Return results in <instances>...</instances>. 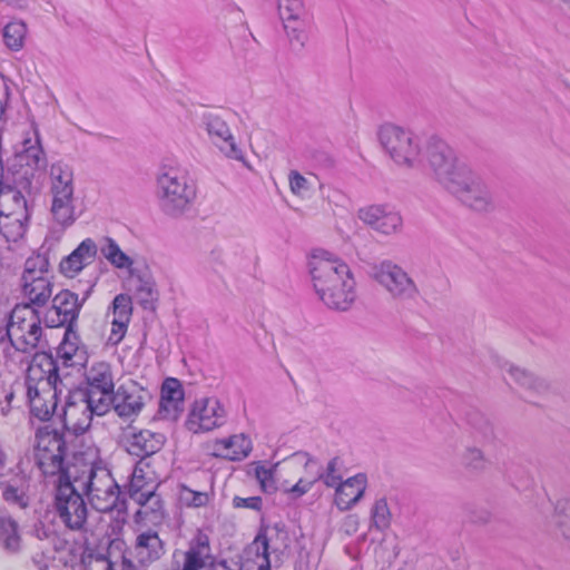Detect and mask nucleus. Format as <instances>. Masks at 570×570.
<instances>
[{
  "instance_id": "nucleus-39",
  "label": "nucleus",
  "mask_w": 570,
  "mask_h": 570,
  "mask_svg": "<svg viewBox=\"0 0 570 570\" xmlns=\"http://www.w3.org/2000/svg\"><path fill=\"white\" fill-rule=\"evenodd\" d=\"M100 253L117 268H129L134 264V261L124 253L116 240L110 237L105 239L104 245L100 247Z\"/></svg>"
},
{
  "instance_id": "nucleus-49",
  "label": "nucleus",
  "mask_w": 570,
  "mask_h": 570,
  "mask_svg": "<svg viewBox=\"0 0 570 570\" xmlns=\"http://www.w3.org/2000/svg\"><path fill=\"white\" fill-rule=\"evenodd\" d=\"M82 570H114L112 562L105 556L88 554L82 558Z\"/></svg>"
},
{
  "instance_id": "nucleus-34",
  "label": "nucleus",
  "mask_w": 570,
  "mask_h": 570,
  "mask_svg": "<svg viewBox=\"0 0 570 570\" xmlns=\"http://www.w3.org/2000/svg\"><path fill=\"white\" fill-rule=\"evenodd\" d=\"M22 212L28 214L29 208L27 200L21 191L17 189H7L0 191V216L14 215V213Z\"/></svg>"
},
{
  "instance_id": "nucleus-29",
  "label": "nucleus",
  "mask_w": 570,
  "mask_h": 570,
  "mask_svg": "<svg viewBox=\"0 0 570 570\" xmlns=\"http://www.w3.org/2000/svg\"><path fill=\"white\" fill-rule=\"evenodd\" d=\"M21 289L23 297L28 299L26 304L35 308L45 306L52 296V283L49 277L23 279Z\"/></svg>"
},
{
  "instance_id": "nucleus-4",
  "label": "nucleus",
  "mask_w": 570,
  "mask_h": 570,
  "mask_svg": "<svg viewBox=\"0 0 570 570\" xmlns=\"http://www.w3.org/2000/svg\"><path fill=\"white\" fill-rule=\"evenodd\" d=\"M35 461L48 483L75 478L79 466L68 456L66 434L49 425L35 434Z\"/></svg>"
},
{
  "instance_id": "nucleus-25",
  "label": "nucleus",
  "mask_w": 570,
  "mask_h": 570,
  "mask_svg": "<svg viewBox=\"0 0 570 570\" xmlns=\"http://www.w3.org/2000/svg\"><path fill=\"white\" fill-rule=\"evenodd\" d=\"M288 543V534L284 527L276 523L267 528L264 532L261 531L254 541L257 549V556H262L267 566L269 564L268 554L271 552H282Z\"/></svg>"
},
{
  "instance_id": "nucleus-31",
  "label": "nucleus",
  "mask_w": 570,
  "mask_h": 570,
  "mask_svg": "<svg viewBox=\"0 0 570 570\" xmlns=\"http://www.w3.org/2000/svg\"><path fill=\"white\" fill-rule=\"evenodd\" d=\"M87 389L100 391L104 394L115 392V382L111 366L107 362L94 363L86 373Z\"/></svg>"
},
{
  "instance_id": "nucleus-3",
  "label": "nucleus",
  "mask_w": 570,
  "mask_h": 570,
  "mask_svg": "<svg viewBox=\"0 0 570 570\" xmlns=\"http://www.w3.org/2000/svg\"><path fill=\"white\" fill-rule=\"evenodd\" d=\"M26 396L33 416L48 421L55 414L59 399L69 391L63 384L51 354L36 353L26 371Z\"/></svg>"
},
{
  "instance_id": "nucleus-28",
  "label": "nucleus",
  "mask_w": 570,
  "mask_h": 570,
  "mask_svg": "<svg viewBox=\"0 0 570 570\" xmlns=\"http://www.w3.org/2000/svg\"><path fill=\"white\" fill-rule=\"evenodd\" d=\"M250 442L243 434L217 440L213 445V454L230 461H239L248 455Z\"/></svg>"
},
{
  "instance_id": "nucleus-59",
  "label": "nucleus",
  "mask_w": 570,
  "mask_h": 570,
  "mask_svg": "<svg viewBox=\"0 0 570 570\" xmlns=\"http://www.w3.org/2000/svg\"><path fill=\"white\" fill-rule=\"evenodd\" d=\"M33 531L36 537L40 540L48 539L51 534V530L47 529L41 522L35 524Z\"/></svg>"
},
{
  "instance_id": "nucleus-46",
  "label": "nucleus",
  "mask_w": 570,
  "mask_h": 570,
  "mask_svg": "<svg viewBox=\"0 0 570 570\" xmlns=\"http://www.w3.org/2000/svg\"><path fill=\"white\" fill-rule=\"evenodd\" d=\"M131 314V297L127 294H118L112 301V321L130 322Z\"/></svg>"
},
{
  "instance_id": "nucleus-24",
  "label": "nucleus",
  "mask_w": 570,
  "mask_h": 570,
  "mask_svg": "<svg viewBox=\"0 0 570 570\" xmlns=\"http://www.w3.org/2000/svg\"><path fill=\"white\" fill-rule=\"evenodd\" d=\"M504 380L509 384H515L520 389L529 392L530 394H543L548 391L547 382L533 373L521 368L517 365L505 363L502 366Z\"/></svg>"
},
{
  "instance_id": "nucleus-13",
  "label": "nucleus",
  "mask_w": 570,
  "mask_h": 570,
  "mask_svg": "<svg viewBox=\"0 0 570 570\" xmlns=\"http://www.w3.org/2000/svg\"><path fill=\"white\" fill-rule=\"evenodd\" d=\"M151 397L148 389L130 380L120 384L112 393L114 411L120 419L134 420Z\"/></svg>"
},
{
  "instance_id": "nucleus-19",
  "label": "nucleus",
  "mask_w": 570,
  "mask_h": 570,
  "mask_svg": "<svg viewBox=\"0 0 570 570\" xmlns=\"http://www.w3.org/2000/svg\"><path fill=\"white\" fill-rule=\"evenodd\" d=\"M97 254L96 242L92 238H86L60 262V272L67 277H75L94 263Z\"/></svg>"
},
{
  "instance_id": "nucleus-16",
  "label": "nucleus",
  "mask_w": 570,
  "mask_h": 570,
  "mask_svg": "<svg viewBox=\"0 0 570 570\" xmlns=\"http://www.w3.org/2000/svg\"><path fill=\"white\" fill-rule=\"evenodd\" d=\"M82 396V390L67 391L61 414L65 431L75 436L85 434L90 429L94 417Z\"/></svg>"
},
{
  "instance_id": "nucleus-43",
  "label": "nucleus",
  "mask_w": 570,
  "mask_h": 570,
  "mask_svg": "<svg viewBox=\"0 0 570 570\" xmlns=\"http://www.w3.org/2000/svg\"><path fill=\"white\" fill-rule=\"evenodd\" d=\"M554 523L562 539L570 546V500L557 504Z\"/></svg>"
},
{
  "instance_id": "nucleus-22",
  "label": "nucleus",
  "mask_w": 570,
  "mask_h": 570,
  "mask_svg": "<svg viewBox=\"0 0 570 570\" xmlns=\"http://www.w3.org/2000/svg\"><path fill=\"white\" fill-rule=\"evenodd\" d=\"M184 391L177 379H166L161 386L158 414L161 419L175 420L183 411Z\"/></svg>"
},
{
  "instance_id": "nucleus-44",
  "label": "nucleus",
  "mask_w": 570,
  "mask_h": 570,
  "mask_svg": "<svg viewBox=\"0 0 570 570\" xmlns=\"http://www.w3.org/2000/svg\"><path fill=\"white\" fill-rule=\"evenodd\" d=\"M135 293L139 304L145 308H151L154 302L157 299V292L154 283L138 276L135 279Z\"/></svg>"
},
{
  "instance_id": "nucleus-56",
  "label": "nucleus",
  "mask_w": 570,
  "mask_h": 570,
  "mask_svg": "<svg viewBox=\"0 0 570 570\" xmlns=\"http://www.w3.org/2000/svg\"><path fill=\"white\" fill-rule=\"evenodd\" d=\"M3 498L8 502H12L18 504L20 508H26L28 505L27 497L20 492L17 488L8 485L3 490Z\"/></svg>"
},
{
  "instance_id": "nucleus-27",
  "label": "nucleus",
  "mask_w": 570,
  "mask_h": 570,
  "mask_svg": "<svg viewBox=\"0 0 570 570\" xmlns=\"http://www.w3.org/2000/svg\"><path fill=\"white\" fill-rule=\"evenodd\" d=\"M140 509L137 511V517L148 520L149 522L157 524L163 522L166 517L164 501L156 492V489H146V491L131 498Z\"/></svg>"
},
{
  "instance_id": "nucleus-23",
  "label": "nucleus",
  "mask_w": 570,
  "mask_h": 570,
  "mask_svg": "<svg viewBox=\"0 0 570 570\" xmlns=\"http://www.w3.org/2000/svg\"><path fill=\"white\" fill-rule=\"evenodd\" d=\"M86 352L79 344V337L73 328H67L63 340L56 351L57 366L61 364L65 367L82 366L86 362Z\"/></svg>"
},
{
  "instance_id": "nucleus-10",
  "label": "nucleus",
  "mask_w": 570,
  "mask_h": 570,
  "mask_svg": "<svg viewBox=\"0 0 570 570\" xmlns=\"http://www.w3.org/2000/svg\"><path fill=\"white\" fill-rule=\"evenodd\" d=\"M51 215L62 226H71L76 219L73 173L68 165L57 163L50 168Z\"/></svg>"
},
{
  "instance_id": "nucleus-62",
  "label": "nucleus",
  "mask_w": 570,
  "mask_h": 570,
  "mask_svg": "<svg viewBox=\"0 0 570 570\" xmlns=\"http://www.w3.org/2000/svg\"><path fill=\"white\" fill-rule=\"evenodd\" d=\"M6 456L4 453L0 450V471L4 468Z\"/></svg>"
},
{
  "instance_id": "nucleus-6",
  "label": "nucleus",
  "mask_w": 570,
  "mask_h": 570,
  "mask_svg": "<svg viewBox=\"0 0 570 570\" xmlns=\"http://www.w3.org/2000/svg\"><path fill=\"white\" fill-rule=\"evenodd\" d=\"M379 140L386 155L399 166L419 167L428 158V145L431 137L422 145L420 137L402 126L385 122L379 128ZM435 136H432L434 138Z\"/></svg>"
},
{
  "instance_id": "nucleus-8",
  "label": "nucleus",
  "mask_w": 570,
  "mask_h": 570,
  "mask_svg": "<svg viewBox=\"0 0 570 570\" xmlns=\"http://www.w3.org/2000/svg\"><path fill=\"white\" fill-rule=\"evenodd\" d=\"M42 333L39 311L30 304H17L0 341L7 337L14 350L30 353L39 346Z\"/></svg>"
},
{
  "instance_id": "nucleus-45",
  "label": "nucleus",
  "mask_w": 570,
  "mask_h": 570,
  "mask_svg": "<svg viewBox=\"0 0 570 570\" xmlns=\"http://www.w3.org/2000/svg\"><path fill=\"white\" fill-rule=\"evenodd\" d=\"M214 492L195 491L187 485L180 488V500L188 508L206 507L212 500Z\"/></svg>"
},
{
  "instance_id": "nucleus-61",
  "label": "nucleus",
  "mask_w": 570,
  "mask_h": 570,
  "mask_svg": "<svg viewBox=\"0 0 570 570\" xmlns=\"http://www.w3.org/2000/svg\"><path fill=\"white\" fill-rule=\"evenodd\" d=\"M216 570H242V568L237 562L228 564L227 561H222L218 563Z\"/></svg>"
},
{
  "instance_id": "nucleus-64",
  "label": "nucleus",
  "mask_w": 570,
  "mask_h": 570,
  "mask_svg": "<svg viewBox=\"0 0 570 570\" xmlns=\"http://www.w3.org/2000/svg\"><path fill=\"white\" fill-rule=\"evenodd\" d=\"M0 107H8V104H7V102H6V104H2V102L0 101Z\"/></svg>"
},
{
  "instance_id": "nucleus-18",
  "label": "nucleus",
  "mask_w": 570,
  "mask_h": 570,
  "mask_svg": "<svg viewBox=\"0 0 570 570\" xmlns=\"http://www.w3.org/2000/svg\"><path fill=\"white\" fill-rule=\"evenodd\" d=\"M293 458L303 462L306 471L313 470L315 479L317 481H322L327 488H336L343 481L341 471L344 463L340 456L331 459L325 470H323L318 462L306 452H297Z\"/></svg>"
},
{
  "instance_id": "nucleus-42",
  "label": "nucleus",
  "mask_w": 570,
  "mask_h": 570,
  "mask_svg": "<svg viewBox=\"0 0 570 570\" xmlns=\"http://www.w3.org/2000/svg\"><path fill=\"white\" fill-rule=\"evenodd\" d=\"M145 466H148L142 460H140L134 468L131 478L128 484V494L130 498L146 491V489H156L157 485L153 481L148 482L145 476Z\"/></svg>"
},
{
  "instance_id": "nucleus-12",
  "label": "nucleus",
  "mask_w": 570,
  "mask_h": 570,
  "mask_svg": "<svg viewBox=\"0 0 570 570\" xmlns=\"http://www.w3.org/2000/svg\"><path fill=\"white\" fill-rule=\"evenodd\" d=\"M90 291H87L83 298L80 301L78 295L69 289L60 291L53 298L51 307L46 312L43 322L48 327L67 326L73 328L80 309L89 296Z\"/></svg>"
},
{
  "instance_id": "nucleus-11",
  "label": "nucleus",
  "mask_w": 570,
  "mask_h": 570,
  "mask_svg": "<svg viewBox=\"0 0 570 570\" xmlns=\"http://www.w3.org/2000/svg\"><path fill=\"white\" fill-rule=\"evenodd\" d=\"M370 276L395 301H415L420 291L409 273L391 259L371 266Z\"/></svg>"
},
{
  "instance_id": "nucleus-57",
  "label": "nucleus",
  "mask_w": 570,
  "mask_h": 570,
  "mask_svg": "<svg viewBox=\"0 0 570 570\" xmlns=\"http://www.w3.org/2000/svg\"><path fill=\"white\" fill-rule=\"evenodd\" d=\"M129 322L111 321V333L109 335V342L117 345L124 338Z\"/></svg>"
},
{
  "instance_id": "nucleus-7",
  "label": "nucleus",
  "mask_w": 570,
  "mask_h": 570,
  "mask_svg": "<svg viewBox=\"0 0 570 570\" xmlns=\"http://www.w3.org/2000/svg\"><path fill=\"white\" fill-rule=\"evenodd\" d=\"M81 481L79 473L68 480L52 482L53 509L61 523L71 531H92L88 508L82 494L76 489Z\"/></svg>"
},
{
  "instance_id": "nucleus-54",
  "label": "nucleus",
  "mask_w": 570,
  "mask_h": 570,
  "mask_svg": "<svg viewBox=\"0 0 570 570\" xmlns=\"http://www.w3.org/2000/svg\"><path fill=\"white\" fill-rule=\"evenodd\" d=\"M475 438L480 442H491L494 439V430L492 424L485 420L480 419L479 424L474 425Z\"/></svg>"
},
{
  "instance_id": "nucleus-38",
  "label": "nucleus",
  "mask_w": 570,
  "mask_h": 570,
  "mask_svg": "<svg viewBox=\"0 0 570 570\" xmlns=\"http://www.w3.org/2000/svg\"><path fill=\"white\" fill-rule=\"evenodd\" d=\"M370 528L380 532L390 528L392 513L385 498L375 500L370 511Z\"/></svg>"
},
{
  "instance_id": "nucleus-32",
  "label": "nucleus",
  "mask_w": 570,
  "mask_h": 570,
  "mask_svg": "<svg viewBox=\"0 0 570 570\" xmlns=\"http://www.w3.org/2000/svg\"><path fill=\"white\" fill-rule=\"evenodd\" d=\"M30 213H14V215L0 216V234L8 242H18L27 232Z\"/></svg>"
},
{
  "instance_id": "nucleus-40",
  "label": "nucleus",
  "mask_w": 570,
  "mask_h": 570,
  "mask_svg": "<svg viewBox=\"0 0 570 570\" xmlns=\"http://www.w3.org/2000/svg\"><path fill=\"white\" fill-rule=\"evenodd\" d=\"M27 33V26L23 21H10L3 30V42L12 51H18L23 47V40Z\"/></svg>"
},
{
  "instance_id": "nucleus-36",
  "label": "nucleus",
  "mask_w": 570,
  "mask_h": 570,
  "mask_svg": "<svg viewBox=\"0 0 570 570\" xmlns=\"http://www.w3.org/2000/svg\"><path fill=\"white\" fill-rule=\"evenodd\" d=\"M36 140L26 139L23 150L20 155L21 160L32 169H42L47 165L45 151L40 145L38 131L35 129Z\"/></svg>"
},
{
  "instance_id": "nucleus-5",
  "label": "nucleus",
  "mask_w": 570,
  "mask_h": 570,
  "mask_svg": "<svg viewBox=\"0 0 570 570\" xmlns=\"http://www.w3.org/2000/svg\"><path fill=\"white\" fill-rule=\"evenodd\" d=\"M157 194L160 209L168 216L179 217L191 208L197 191L185 169L163 167L157 176Z\"/></svg>"
},
{
  "instance_id": "nucleus-17",
  "label": "nucleus",
  "mask_w": 570,
  "mask_h": 570,
  "mask_svg": "<svg viewBox=\"0 0 570 570\" xmlns=\"http://www.w3.org/2000/svg\"><path fill=\"white\" fill-rule=\"evenodd\" d=\"M205 127L213 142L226 157L239 161L244 160L243 151L236 144L225 120L209 114L205 117Z\"/></svg>"
},
{
  "instance_id": "nucleus-35",
  "label": "nucleus",
  "mask_w": 570,
  "mask_h": 570,
  "mask_svg": "<svg viewBox=\"0 0 570 570\" xmlns=\"http://www.w3.org/2000/svg\"><path fill=\"white\" fill-rule=\"evenodd\" d=\"M281 19L292 46H297L298 49H302L307 40L306 16H298L295 18L285 17Z\"/></svg>"
},
{
  "instance_id": "nucleus-20",
  "label": "nucleus",
  "mask_w": 570,
  "mask_h": 570,
  "mask_svg": "<svg viewBox=\"0 0 570 570\" xmlns=\"http://www.w3.org/2000/svg\"><path fill=\"white\" fill-rule=\"evenodd\" d=\"M166 442L163 433L151 430H140L132 432L127 438V451L135 456L144 459L159 452Z\"/></svg>"
},
{
  "instance_id": "nucleus-30",
  "label": "nucleus",
  "mask_w": 570,
  "mask_h": 570,
  "mask_svg": "<svg viewBox=\"0 0 570 570\" xmlns=\"http://www.w3.org/2000/svg\"><path fill=\"white\" fill-rule=\"evenodd\" d=\"M136 550L144 562L159 560L166 552L165 542L155 530L148 529L136 538Z\"/></svg>"
},
{
  "instance_id": "nucleus-33",
  "label": "nucleus",
  "mask_w": 570,
  "mask_h": 570,
  "mask_svg": "<svg viewBox=\"0 0 570 570\" xmlns=\"http://www.w3.org/2000/svg\"><path fill=\"white\" fill-rule=\"evenodd\" d=\"M0 542L9 552H17L20 549L18 523L4 512L0 513Z\"/></svg>"
},
{
  "instance_id": "nucleus-1",
  "label": "nucleus",
  "mask_w": 570,
  "mask_h": 570,
  "mask_svg": "<svg viewBox=\"0 0 570 570\" xmlns=\"http://www.w3.org/2000/svg\"><path fill=\"white\" fill-rule=\"evenodd\" d=\"M428 158L435 179L463 205L478 213L495 209L497 202L487 183L469 166L459 161L444 140L439 137L430 139Z\"/></svg>"
},
{
  "instance_id": "nucleus-14",
  "label": "nucleus",
  "mask_w": 570,
  "mask_h": 570,
  "mask_svg": "<svg viewBox=\"0 0 570 570\" xmlns=\"http://www.w3.org/2000/svg\"><path fill=\"white\" fill-rule=\"evenodd\" d=\"M226 421V410L216 397L196 400L187 420V428L194 433L208 432L222 426Z\"/></svg>"
},
{
  "instance_id": "nucleus-63",
  "label": "nucleus",
  "mask_w": 570,
  "mask_h": 570,
  "mask_svg": "<svg viewBox=\"0 0 570 570\" xmlns=\"http://www.w3.org/2000/svg\"><path fill=\"white\" fill-rule=\"evenodd\" d=\"M13 397H14L13 392H10V393H8V394L6 395V401H7L8 403H10V402L12 401V399H13Z\"/></svg>"
},
{
  "instance_id": "nucleus-9",
  "label": "nucleus",
  "mask_w": 570,
  "mask_h": 570,
  "mask_svg": "<svg viewBox=\"0 0 570 570\" xmlns=\"http://www.w3.org/2000/svg\"><path fill=\"white\" fill-rule=\"evenodd\" d=\"M79 475L81 476L80 487L95 510L110 512L117 508L120 488L108 469L81 464Z\"/></svg>"
},
{
  "instance_id": "nucleus-58",
  "label": "nucleus",
  "mask_w": 570,
  "mask_h": 570,
  "mask_svg": "<svg viewBox=\"0 0 570 570\" xmlns=\"http://www.w3.org/2000/svg\"><path fill=\"white\" fill-rule=\"evenodd\" d=\"M360 525V520L356 514L346 515L341 524V531H343L346 535L354 534Z\"/></svg>"
},
{
  "instance_id": "nucleus-15",
  "label": "nucleus",
  "mask_w": 570,
  "mask_h": 570,
  "mask_svg": "<svg viewBox=\"0 0 570 570\" xmlns=\"http://www.w3.org/2000/svg\"><path fill=\"white\" fill-rule=\"evenodd\" d=\"M357 217L365 225L382 235L401 233L403 218L401 214L389 204H372L361 207Z\"/></svg>"
},
{
  "instance_id": "nucleus-51",
  "label": "nucleus",
  "mask_w": 570,
  "mask_h": 570,
  "mask_svg": "<svg viewBox=\"0 0 570 570\" xmlns=\"http://www.w3.org/2000/svg\"><path fill=\"white\" fill-rule=\"evenodd\" d=\"M255 475L264 492L272 493L276 490L272 469L259 465L255 470Z\"/></svg>"
},
{
  "instance_id": "nucleus-50",
  "label": "nucleus",
  "mask_w": 570,
  "mask_h": 570,
  "mask_svg": "<svg viewBox=\"0 0 570 570\" xmlns=\"http://www.w3.org/2000/svg\"><path fill=\"white\" fill-rule=\"evenodd\" d=\"M309 475L301 478L292 488L286 490L293 498H299L307 493L312 487L317 482L313 470L306 471Z\"/></svg>"
},
{
  "instance_id": "nucleus-37",
  "label": "nucleus",
  "mask_w": 570,
  "mask_h": 570,
  "mask_svg": "<svg viewBox=\"0 0 570 570\" xmlns=\"http://www.w3.org/2000/svg\"><path fill=\"white\" fill-rule=\"evenodd\" d=\"M82 401L88 405L90 413L97 416H102L114 409L112 394H104L100 391L82 390Z\"/></svg>"
},
{
  "instance_id": "nucleus-52",
  "label": "nucleus",
  "mask_w": 570,
  "mask_h": 570,
  "mask_svg": "<svg viewBox=\"0 0 570 570\" xmlns=\"http://www.w3.org/2000/svg\"><path fill=\"white\" fill-rule=\"evenodd\" d=\"M450 288V282L446 277L440 276L434 281L429 279L425 284V293L432 296L443 295Z\"/></svg>"
},
{
  "instance_id": "nucleus-26",
  "label": "nucleus",
  "mask_w": 570,
  "mask_h": 570,
  "mask_svg": "<svg viewBox=\"0 0 570 570\" xmlns=\"http://www.w3.org/2000/svg\"><path fill=\"white\" fill-rule=\"evenodd\" d=\"M212 560L210 546L208 537L198 531L189 542L185 552L181 570H202Z\"/></svg>"
},
{
  "instance_id": "nucleus-21",
  "label": "nucleus",
  "mask_w": 570,
  "mask_h": 570,
  "mask_svg": "<svg viewBox=\"0 0 570 570\" xmlns=\"http://www.w3.org/2000/svg\"><path fill=\"white\" fill-rule=\"evenodd\" d=\"M367 484V478L364 473H358L354 476L342 481L335 488L334 502L341 511H347L357 504L363 498Z\"/></svg>"
},
{
  "instance_id": "nucleus-47",
  "label": "nucleus",
  "mask_w": 570,
  "mask_h": 570,
  "mask_svg": "<svg viewBox=\"0 0 570 570\" xmlns=\"http://www.w3.org/2000/svg\"><path fill=\"white\" fill-rule=\"evenodd\" d=\"M462 464L473 472L483 471L485 469L483 452L478 448H468L462 454Z\"/></svg>"
},
{
  "instance_id": "nucleus-53",
  "label": "nucleus",
  "mask_w": 570,
  "mask_h": 570,
  "mask_svg": "<svg viewBox=\"0 0 570 570\" xmlns=\"http://www.w3.org/2000/svg\"><path fill=\"white\" fill-rule=\"evenodd\" d=\"M288 179L291 190L295 195H303L309 189L307 179L296 170L289 173Z\"/></svg>"
},
{
  "instance_id": "nucleus-41",
  "label": "nucleus",
  "mask_w": 570,
  "mask_h": 570,
  "mask_svg": "<svg viewBox=\"0 0 570 570\" xmlns=\"http://www.w3.org/2000/svg\"><path fill=\"white\" fill-rule=\"evenodd\" d=\"M49 262L45 255H32L24 262L21 281L38 277H48Z\"/></svg>"
},
{
  "instance_id": "nucleus-48",
  "label": "nucleus",
  "mask_w": 570,
  "mask_h": 570,
  "mask_svg": "<svg viewBox=\"0 0 570 570\" xmlns=\"http://www.w3.org/2000/svg\"><path fill=\"white\" fill-rule=\"evenodd\" d=\"M281 18L306 16L303 0H277Z\"/></svg>"
},
{
  "instance_id": "nucleus-2",
  "label": "nucleus",
  "mask_w": 570,
  "mask_h": 570,
  "mask_svg": "<svg viewBox=\"0 0 570 570\" xmlns=\"http://www.w3.org/2000/svg\"><path fill=\"white\" fill-rule=\"evenodd\" d=\"M313 288L331 309L348 311L356 298L355 279L342 259L327 252L313 254L308 262Z\"/></svg>"
},
{
  "instance_id": "nucleus-60",
  "label": "nucleus",
  "mask_w": 570,
  "mask_h": 570,
  "mask_svg": "<svg viewBox=\"0 0 570 570\" xmlns=\"http://www.w3.org/2000/svg\"><path fill=\"white\" fill-rule=\"evenodd\" d=\"M0 2L12 9H24L27 7L26 0H0Z\"/></svg>"
},
{
  "instance_id": "nucleus-55",
  "label": "nucleus",
  "mask_w": 570,
  "mask_h": 570,
  "mask_svg": "<svg viewBox=\"0 0 570 570\" xmlns=\"http://www.w3.org/2000/svg\"><path fill=\"white\" fill-rule=\"evenodd\" d=\"M262 498L261 497H249V498H240L234 497L233 505L237 509H250L255 511H259L262 509Z\"/></svg>"
}]
</instances>
